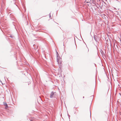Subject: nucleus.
Listing matches in <instances>:
<instances>
[{"label": "nucleus", "mask_w": 121, "mask_h": 121, "mask_svg": "<svg viewBox=\"0 0 121 121\" xmlns=\"http://www.w3.org/2000/svg\"><path fill=\"white\" fill-rule=\"evenodd\" d=\"M90 117H91V111H90Z\"/></svg>", "instance_id": "nucleus-13"}, {"label": "nucleus", "mask_w": 121, "mask_h": 121, "mask_svg": "<svg viewBox=\"0 0 121 121\" xmlns=\"http://www.w3.org/2000/svg\"><path fill=\"white\" fill-rule=\"evenodd\" d=\"M101 51L102 52H101V53H104V52L103 51H102V50H101Z\"/></svg>", "instance_id": "nucleus-12"}, {"label": "nucleus", "mask_w": 121, "mask_h": 121, "mask_svg": "<svg viewBox=\"0 0 121 121\" xmlns=\"http://www.w3.org/2000/svg\"><path fill=\"white\" fill-rule=\"evenodd\" d=\"M75 113V114H76V113Z\"/></svg>", "instance_id": "nucleus-16"}, {"label": "nucleus", "mask_w": 121, "mask_h": 121, "mask_svg": "<svg viewBox=\"0 0 121 121\" xmlns=\"http://www.w3.org/2000/svg\"><path fill=\"white\" fill-rule=\"evenodd\" d=\"M34 45H35L34 44L33 45V46H34Z\"/></svg>", "instance_id": "nucleus-19"}, {"label": "nucleus", "mask_w": 121, "mask_h": 121, "mask_svg": "<svg viewBox=\"0 0 121 121\" xmlns=\"http://www.w3.org/2000/svg\"><path fill=\"white\" fill-rule=\"evenodd\" d=\"M75 113V114H76V113Z\"/></svg>", "instance_id": "nucleus-17"}, {"label": "nucleus", "mask_w": 121, "mask_h": 121, "mask_svg": "<svg viewBox=\"0 0 121 121\" xmlns=\"http://www.w3.org/2000/svg\"><path fill=\"white\" fill-rule=\"evenodd\" d=\"M3 104H4V105L5 106L6 105H7V104L6 103V102H3Z\"/></svg>", "instance_id": "nucleus-7"}, {"label": "nucleus", "mask_w": 121, "mask_h": 121, "mask_svg": "<svg viewBox=\"0 0 121 121\" xmlns=\"http://www.w3.org/2000/svg\"><path fill=\"white\" fill-rule=\"evenodd\" d=\"M84 96H83V98H84Z\"/></svg>", "instance_id": "nucleus-14"}, {"label": "nucleus", "mask_w": 121, "mask_h": 121, "mask_svg": "<svg viewBox=\"0 0 121 121\" xmlns=\"http://www.w3.org/2000/svg\"><path fill=\"white\" fill-rule=\"evenodd\" d=\"M68 116L69 117H69H70V116L68 114Z\"/></svg>", "instance_id": "nucleus-11"}, {"label": "nucleus", "mask_w": 121, "mask_h": 121, "mask_svg": "<svg viewBox=\"0 0 121 121\" xmlns=\"http://www.w3.org/2000/svg\"><path fill=\"white\" fill-rule=\"evenodd\" d=\"M63 45H64V44Z\"/></svg>", "instance_id": "nucleus-20"}, {"label": "nucleus", "mask_w": 121, "mask_h": 121, "mask_svg": "<svg viewBox=\"0 0 121 121\" xmlns=\"http://www.w3.org/2000/svg\"><path fill=\"white\" fill-rule=\"evenodd\" d=\"M10 17L11 19L14 18V17L13 14H10Z\"/></svg>", "instance_id": "nucleus-4"}, {"label": "nucleus", "mask_w": 121, "mask_h": 121, "mask_svg": "<svg viewBox=\"0 0 121 121\" xmlns=\"http://www.w3.org/2000/svg\"><path fill=\"white\" fill-rule=\"evenodd\" d=\"M94 38L96 42L98 41V40L99 39V36L97 35H94Z\"/></svg>", "instance_id": "nucleus-1"}, {"label": "nucleus", "mask_w": 121, "mask_h": 121, "mask_svg": "<svg viewBox=\"0 0 121 121\" xmlns=\"http://www.w3.org/2000/svg\"><path fill=\"white\" fill-rule=\"evenodd\" d=\"M75 113V114H76V113Z\"/></svg>", "instance_id": "nucleus-18"}, {"label": "nucleus", "mask_w": 121, "mask_h": 121, "mask_svg": "<svg viewBox=\"0 0 121 121\" xmlns=\"http://www.w3.org/2000/svg\"><path fill=\"white\" fill-rule=\"evenodd\" d=\"M51 13H50L49 14V17L50 18L51 17Z\"/></svg>", "instance_id": "nucleus-10"}, {"label": "nucleus", "mask_w": 121, "mask_h": 121, "mask_svg": "<svg viewBox=\"0 0 121 121\" xmlns=\"http://www.w3.org/2000/svg\"><path fill=\"white\" fill-rule=\"evenodd\" d=\"M91 97H92V96H91Z\"/></svg>", "instance_id": "nucleus-15"}, {"label": "nucleus", "mask_w": 121, "mask_h": 121, "mask_svg": "<svg viewBox=\"0 0 121 121\" xmlns=\"http://www.w3.org/2000/svg\"><path fill=\"white\" fill-rule=\"evenodd\" d=\"M91 1V0H85V2H86V3H90V2Z\"/></svg>", "instance_id": "nucleus-5"}, {"label": "nucleus", "mask_w": 121, "mask_h": 121, "mask_svg": "<svg viewBox=\"0 0 121 121\" xmlns=\"http://www.w3.org/2000/svg\"><path fill=\"white\" fill-rule=\"evenodd\" d=\"M5 108H7L8 107V105H5Z\"/></svg>", "instance_id": "nucleus-8"}, {"label": "nucleus", "mask_w": 121, "mask_h": 121, "mask_svg": "<svg viewBox=\"0 0 121 121\" xmlns=\"http://www.w3.org/2000/svg\"><path fill=\"white\" fill-rule=\"evenodd\" d=\"M55 93V92H54L53 91H52L51 92V94L50 95V97L51 98H52L54 97L55 95L54 93Z\"/></svg>", "instance_id": "nucleus-2"}, {"label": "nucleus", "mask_w": 121, "mask_h": 121, "mask_svg": "<svg viewBox=\"0 0 121 121\" xmlns=\"http://www.w3.org/2000/svg\"><path fill=\"white\" fill-rule=\"evenodd\" d=\"M10 37L12 38L15 39V37L11 35H10Z\"/></svg>", "instance_id": "nucleus-6"}, {"label": "nucleus", "mask_w": 121, "mask_h": 121, "mask_svg": "<svg viewBox=\"0 0 121 121\" xmlns=\"http://www.w3.org/2000/svg\"><path fill=\"white\" fill-rule=\"evenodd\" d=\"M56 55H57V61L58 62V63L59 64V57H58L59 56V55L58 52L56 51Z\"/></svg>", "instance_id": "nucleus-3"}, {"label": "nucleus", "mask_w": 121, "mask_h": 121, "mask_svg": "<svg viewBox=\"0 0 121 121\" xmlns=\"http://www.w3.org/2000/svg\"><path fill=\"white\" fill-rule=\"evenodd\" d=\"M14 4H15L16 5V6H17V7H18L17 4L16 3V2H14Z\"/></svg>", "instance_id": "nucleus-9"}]
</instances>
